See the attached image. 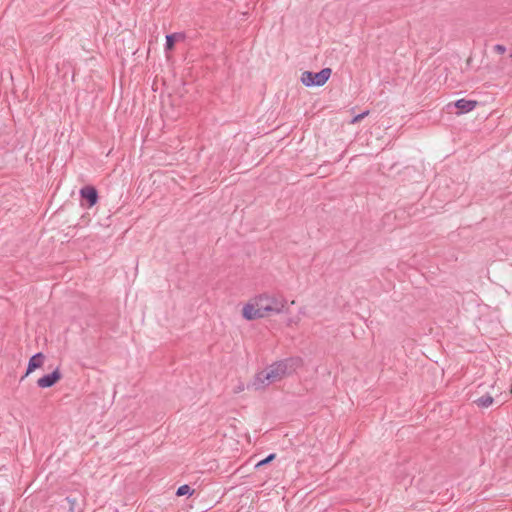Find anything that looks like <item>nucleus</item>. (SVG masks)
<instances>
[{
  "instance_id": "obj_16",
  "label": "nucleus",
  "mask_w": 512,
  "mask_h": 512,
  "mask_svg": "<svg viewBox=\"0 0 512 512\" xmlns=\"http://www.w3.org/2000/svg\"><path fill=\"white\" fill-rule=\"evenodd\" d=\"M244 390V385L243 384H240L239 386H237L234 390L235 393H239L241 391Z\"/></svg>"
},
{
  "instance_id": "obj_1",
  "label": "nucleus",
  "mask_w": 512,
  "mask_h": 512,
  "mask_svg": "<svg viewBox=\"0 0 512 512\" xmlns=\"http://www.w3.org/2000/svg\"><path fill=\"white\" fill-rule=\"evenodd\" d=\"M301 362L300 358H288L273 363L267 369L256 374L253 382L254 388L259 390L280 381L285 375L295 371Z\"/></svg>"
},
{
  "instance_id": "obj_15",
  "label": "nucleus",
  "mask_w": 512,
  "mask_h": 512,
  "mask_svg": "<svg viewBox=\"0 0 512 512\" xmlns=\"http://www.w3.org/2000/svg\"><path fill=\"white\" fill-rule=\"evenodd\" d=\"M66 500L69 503V507L75 508L77 502L75 498L67 497Z\"/></svg>"
},
{
  "instance_id": "obj_14",
  "label": "nucleus",
  "mask_w": 512,
  "mask_h": 512,
  "mask_svg": "<svg viewBox=\"0 0 512 512\" xmlns=\"http://www.w3.org/2000/svg\"><path fill=\"white\" fill-rule=\"evenodd\" d=\"M494 51L498 54H504L506 52V47L501 44H496L494 46Z\"/></svg>"
},
{
  "instance_id": "obj_7",
  "label": "nucleus",
  "mask_w": 512,
  "mask_h": 512,
  "mask_svg": "<svg viewBox=\"0 0 512 512\" xmlns=\"http://www.w3.org/2000/svg\"><path fill=\"white\" fill-rule=\"evenodd\" d=\"M45 361V355L41 352L36 353L33 355L28 362V367L25 375L22 377L24 379L26 376H28L30 373H32L34 370L41 368Z\"/></svg>"
},
{
  "instance_id": "obj_6",
  "label": "nucleus",
  "mask_w": 512,
  "mask_h": 512,
  "mask_svg": "<svg viewBox=\"0 0 512 512\" xmlns=\"http://www.w3.org/2000/svg\"><path fill=\"white\" fill-rule=\"evenodd\" d=\"M242 315L246 320H255V319L264 317L260 308L256 306L255 299H254V303H248L243 307Z\"/></svg>"
},
{
  "instance_id": "obj_11",
  "label": "nucleus",
  "mask_w": 512,
  "mask_h": 512,
  "mask_svg": "<svg viewBox=\"0 0 512 512\" xmlns=\"http://www.w3.org/2000/svg\"><path fill=\"white\" fill-rule=\"evenodd\" d=\"M193 493H194V489H192L189 485L184 484L177 489L176 495L177 496H184V495L191 496Z\"/></svg>"
},
{
  "instance_id": "obj_4",
  "label": "nucleus",
  "mask_w": 512,
  "mask_h": 512,
  "mask_svg": "<svg viewBox=\"0 0 512 512\" xmlns=\"http://www.w3.org/2000/svg\"><path fill=\"white\" fill-rule=\"evenodd\" d=\"M81 205L87 208L93 207L99 199L98 191L94 186L87 185L80 189Z\"/></svg>"
},
{
  "instance_id": "obj_3",
  "label": "nucleus",
  "mask_w": 512,
  "mask_h": 512,
  "mask_svg": "<svg viewBox=\"0 0 512 512\" xmlns=\"http://www.w3.org/2000/svg\"><path fill=\"white\" fill-rule=\"evenodd\" d=\"M332 70L330 68H323L321 71L314 73L305 71L301 75V82L307 86H323L330 78Z\"/></svg>"
},
{
  "instance_id": "obj_8",
  "label": "nucleus",
  "mask_w": 512,
  "mask_h": 512,
  "mask_svg": "<svg viewBox=\"0 0 512 512\" xmlns=\"http://www.w3.org/2000/svg\"><path fill=\"white\" fill-rule=\"evenodd\" d=\"M478 102L475 100L459 99L455 102V107L459 109V113H468L472 111Z\"/></svg>"
},
{
  "instance_id": "obj_2",
  "label": "nucleus",
  "mask_w": 512,
  "mask_h": 512,
  "mask_svg": "<svg viewBox=\"0 0 512 512\" xmlns=\"http://www.w3.org/2000/svg\"><path fill=\"white\" fill-rule=\"evenodd\" d=\"M256 306L260 308L264 317L271 313L279 314L283 311L286 300L282 296L267 293L255 297Z\"/></svg>"
},
{
  "instance_id": "obj_13",
  "label": "nucleus",
  "mask_w": 512,
  "mask_h": 512,
  "mask_svg": "<svg viewBox=\"0 0 512 512\" xmlns=\"http://www.w3.org/2000/svg\"><path fill=\"white\" fill-rule=\"evenodd\" d=\"M274 458H275V454H270L265 459L261 460L256 466L259 467V466L265 465V464L269 463L271 460H273Z\"/></svg>"
},
{
  "instance_id": "obj_10",
  "label": "nucleus",
  "mask_w": 512,
  "mask_h": 512,
  "mask_svg": "<svg viewBox=\"0 0 512 512\" xmlns=\"http://www.w3.org/2000/svg\"><path fill=\"white\" fill-rule=\"evenodd\" d=\"M493 401H494L493 398L487 394V395H483L482 397L477 399L475 402L477 403V405L479 407L487 408L490 405H492Z\"/></svg>"
},
{
  "instance_id": "obj_12",
  "label": "nucleus",
  "mask_w": 512,
  "mask_h": 512,
  "mask_svg": "<svg viewBox=\"0 0 512 512\" xmlns=\"http://www.w3.org/2000/svg\"><path fill=\"white\" fill-rule=\"evenodd\" d=\"M368 114H369V111H364L363 113L356 115V116L352 119L351 123L355 124V123L360 122V121H361L364 117H366Z\"/></svg>"
},
{
  "instance_id": "obj_5",
  "label": "nucleus",
  "mask_w": 512,
  "mask_h": 512,
  "mask_svg": "<svg viewBox=\"0 0 512 512\" xmlns=\"http://www.w3.org/2000/svg\"><path fill=\"white\" fill-rule=\"evenodd\" d=\"M62 378L59 368H56L52 373L46 374L37 380V385L40 388H50L54 386Z\"/></svg>"
},
{
  "instance_id": "obj_9",
  "label": "nucleus",
  "mask_w": 512,
  "mask_h": 512,
  "mask_svg": "<svg viewBox=\"0 0 512 512\" xmlns=\"http://www.w3.org/2000/svg\"><path fill=\"white\" fill-rule=\"evenodd\" d=\"M185 36L182 33H173L166 36L165 51H172L174 49L175 42L184 39Z\"/></svg>"
}]
</instances>
